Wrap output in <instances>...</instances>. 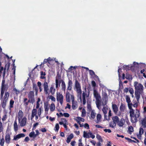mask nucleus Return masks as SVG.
I'll list each match as a JSON object with an SVG mask.
<instances>
[{
	"label": "nucleus",
	"instance_id": "obj_54",
	"mask_svg": "<svg viewBox=\"0 0 146 146\" xmlns=\"http://www.w3.org/2000/svg\"><path fill=\"white\" fill-rule=\"evenodd\" d=\"M49 99H51V100L54 102H55L56 101L55 98L54 96L51 95L50 96Z\"/></svg>",
	"mask_w": 146,
	"mask_h": 146
},
{
	"label": "nucleus",
	"instance_id": "obj_17",
	"mask_svg": "<svg viewBox=\"0 0 146 146\" xmlns=\"http://www.w3.org/2000/svg\"><path fill=\"white\" fill-rule=\"evenodd\" d=\"M126 100L127 102L128 103V105L129 108L130 109L132 108V104L131 103L130 97L128 96H126Z\"/></svg>",
	"mask_w": 146,
	"mask_h": 146
},
{
	"label": "nucleus",
	"instance_id": "obj_61",
	"mask_svg": "<svg viewBox=\"0 0 146 146\" xmlns=\"http://www.w3.org/2000/svg\"><path fill=\"white\" fill-rule=\"evenodd\" d=\"M7 118V116L5 115L4 116H3V118H2V120L3 121H4Z\"/></svg>",
	"mask_w": 146,
	"mask_h": 146
},
{
	"label": "nucleus",
	"instance_id": "obj_49",
	"mask_svg": "<svg viewBox=\"0 0 146 146\" xmlns=\"http://www.w3.org/2000/svg\"><path fill=\"white\" fill-rule=\"evenodd\" d=\"M4 143V140L3 139L0 140V145L1 146H3Z\"/></svg>",
	"mask_w": 146,
	"mask_h": 146
},
{
	"label": "nucleus",
	"instance_id": "obj_46",
	"mask_svg": "<svg viewBox=\"0 0 146 146\" xmlns=\"http://www.w3.org/2000/svg\"><path fill=\"white\" fill-rule=\"evenodd\" d=\"M96 137L100 141L102 142V140L101 138V137L98 134L96 135Z\"/></svg>",
	"mask_w": 146,
	"mask_h": 146
},
{
	"label": "nucleus",
	"instance_id": "obj_40",
	"mask_svg": "<svg viewBox=\"0 0 146 146\" xmlns=\"http://www.w3.org/2000/svg\"><path fill=\"white\" fill-rule=\"evenodd\" d=\"M125 78L130 80H131L132 79V78L131 76L127 74H126Z\"/></svg>",
	"mask_w": 146,
	"mask_h": 146
},
{
	"label": "nucleus",
	"instance_id": "obj_4",
	"mask_svg": "<svg viewBox=\"0 0 146 146\" xmlns=\"http://www.w3.org/2000/svg\"><path fill=\"white\" fill-rule=\"evenodd\" d=\"M70 100H72V107L73 109L75 110L78 107V105L77 102L74 101V96L73 94H70L69 92L66 91L65 97L67 102H70Z\"/></svg>",
	"mask_w": 146,
	"mask_h": 146
},
{
	"label": "nucleus",
	"instance_id": "obj_6",
	"mask_svg": "<svg viewBox=\"0 0 146 146\" xmlns=\"http://www.w3.org/2000/svg\"><path fill=\"white\" fill-rule=\"evenodd\" d=\"M103 102H102V105L104 106L103 107L102 109V111L104 114L105 117L106 118V114L107 113L108 110V106H105L107 103L108 100V98L107 94H106L105 96L103 98Z\"/></svg>",
	"mask_w": 146,
	"mask_h": 146
},
{
	"label": "nucleus",
	"instance_id": "obj_23",
	"mask_svg": "<svg viewBox=\"0 0 146 146\" xmlns=\"http://www.w3.org/2000/svg\"><path fill=\"white\" fill-rule=\"evenodd\" d=\"M142 126L144 128L146 127V117L142 119L141 120Z\"/></svg>",
	"mask_w": 146,
	"mask_h": 146
},
{
	"label": "nucleus",
	"instance_id": "obj_47",
	"mask_svg": "<svg viewBox=\"0 0 146 146\" xmlns=\"http://www.w3.org/2000/svg\"><path fill=\"white\" fill-rule=\"evenodd\" d=\"M5 91V88H1V97H3Z\"/></svg>",
	"mask_w": 146,
	"mask_h": 146
},
{
	"label": "nucleus",
	"instance_id": "obj_8",
	"mask_svg": "<svg viewBox=\"0 0 146 146\" xmlns=\"http://www.w3.org/2000/svg\"><path fill=\"white\" fill-rule=\"evenodd\" d=\"M89 96V92H84L82 93V103L85 105L86 103V99H87Z\"/></svg>",
	"mask_w": 146,
	"mask_h": 146
},
{
	"label": "nucleus",
	"instance_id": "obj_58",
	"mask_svg": "<svg viewBox=\"0 0 146 146\" xmlns=\"http://www.w3.org/2000/svg\"><path fill=\"white\" fill-rule=\"evenodd\" d=\"M73 137L74 135L72 133L70 135L68 136V138L71 140L73 138Z\"/></svg>",
	"mask_w": 146,
	"mask_h": 146
},
{
	"label": "nucleus",
	"instance_id": "obj_45",
	"mask_svg": "<svg viewBox=\"0 0 146 146\" xmlns=\"http://www.w3.org/2000/svg\"><path fill=\"white\" fill-rule=\"evenodd\" d=\"M129 91L131 94H133L134 93L133 89L131 88H129Z\"/></svg>",
	"mask_w": 146,
	"mask_h": 146
},
{
	"label": "nucleus",
	"instance_id": "obj_38",
	"mask_svg": "<svg viewBox=\"0 0 146 146\" xmlns=\"http://www.w3.org/2000/svg\"><path fill=\"white\" fill-rule=\"evenodd\" d=\"M86 115V111L84 108L82 109V111L81 116L82 117H84Z\"/></svg>",
	"mask_w": 146,
	"mask_h": 146
},
{
	"label": "nucleus",
	"instance_id": "obj_41",
	"mask_svg": "<svg viewBox=\"0 0 146 146\" xmlns=\"http://www.w3.org/2000/svg\"><path fill=\"white\" fill-rule=\"evenodd\" d=\"M116 123L114 122H111L110 124V126L112 128H114L116 126Z\"/></svg>",
	"mask_w": 146,
	"mask_h": 146
},
{
	"label": "nucleus",
	"instance_id": "obj_35",
	"mask_svg": "<svg viewBox=\"0 0 146 146\" xmlns=\"http://www.w3.org/2000/svg\"><path fill=\"white\" fill-rule=\"evenodd\" d=\"M23 102L24 103V105L25 106H27L28 104V103L29 102V100H28L27 98H25L24 99Z\"/></svg>",
	"mask_w": 146,
	"mask_h": 146
},
{
	"label": "nucleus",
	"instance_id": "obj_59",
	"mask_svg": "<svg viewBox=\"0 0 146 146\" xmlns=\"http://www.w3.org/2000/svg\"><path fill=\"white\" fill-rule=\"evenodd\" d=\"M104 131L105 132H108L109 133H110L111 132V131L110 129H105L104 130Z\"/></svg>",
	"mask_w": 146,
	"mask_h": 146
},
{
	"label": "nucleus",
	"instance_id": "obj_12",
	"mask_svg": "<svg viewBox=\"0 0 146 146\" xmlns=\"http://www.w3.org/2000/svg\"><path fill=\"white\" fill-rule=\"evenodd\" d=\"M61 76L59 75H57L56 77L55 80L56 88H57L58 87L60 86V83L61 80Z\"/></svg>",
	"mask_w": 146,
	"mask_h": 146
},
{
	"label": "nucleus",
	"instance_id": "obj_63",
	"mask_svg": "<svg viewBox=\"0 0 146 146\" xmlns=\"http://www.w3.org/2000/svg\"><path fill=\"white\" fill-rule=\"evenodd\" d=\"M84 127L85 128H87V129L89 128V125L88 123H86L84 124Z\"/></svg>",
	"mask_w": 146,
	"mask_h": 146
},
{
	"label": "nucleus",
	"instance_id": "obj_3",
	"mask_svg": "<svg viewBox=\"0 0 146 146\" xmlns=\"http://www.w3.org/2000/svg\"><path fill=\"white\" fill-rule=\"evenodd\" d=\"M129 109L131 121L132 123H135L137 121V119L139 117L140 115L139 111L137 110H136L134 111L132 108Z\"/></svg>",
	"mask_w": 146,
	"mask_h": 146
},
{
	"label": "nucleus",
	"instance_id": "obj_39",
	"mask_svg": "<svg viewBox=\"0 0 146 146\" xmlns=\"http://www.w3.org/2000/svg\"><path fill=\"white\" fill-rule=\"evenodd\" d=\"M29 102L32 104H33L35 101L34 97L29 98Z\"/></svg>",
	"mask_w": 146,
	"mask_h": 146
},
{
	"label": "nucleus",
	"instance_id": "obj_11",
	"mask_svg": "<svg viewBox=\"0 0 146 146\" xmlns=\"http://www.w3.org/2000/svg\"><path fill=\"white\" fill-rule=\"evenodd\" d=\"M112 108L113 112L115 114L119 116L120 115V113H118L117 112L118 111V108L117 106L115 104L112 103Z\"/></svg>",
	"mask_w": 146,
	"mask_h": 146
},
{
	"label": "nucleus",
	"instance_id": "obj_10",
	"mask_svg": "<svg viewBox=\"0 0 146 146\" xmlns=\"http://www.w3.org/2000/svg\"><path fill=\"white\" fill-rule=\"evenodd\" d=\"M19 122L20 125L21 127H23L25 126L27 123V118L26 117H24L22 119L18 120Z\"/></svg>",
	"mask_w": 146,
	"mask_h": 146
},
{
	"label": "nucleus",
	"instance_id": "obj_62",
	"mask_svg": "<svg viewBox=\"0 0 146 146\" xmlns=\"http://www.w3.org/2000/svg\"><path fill=\"white\" fill-rule=\"evenodd\" d=\"M70 105L68 103L66 105V106L65 107V109L68 108L69 109H70Z\"/></svg>",
	"mask_w": 146,
	"mask_h": 146
},
{
	"label": "nucleus",
	"instance_id": "obj_28",
	"mask_svg": "<svg viewBox=\"0 0 146 146\" xmlns=\"http://www.w3.org/2000/svg\"><path fill=\"white\" fill-rule=\"evenodd\" d=\"M76 121L78 123L80 124V121L84 122V118L80 117H76Z\"/></svg>",
	"mask_w": 146,
	"mask_h": 146
},
{
	"label": "nucleus",
	"instance_id": "obj_21",
	"mask_svg": "<svg viewBox=\"0 0 146 146\" xmlns=\"http://www.w3.org/2000/svg\"><path fill=\"white\" fill-rule=\"evenodd\" d=\"M68 86L67 89V91L68 90H71L72 89V81L70 80H69L68 82Z\"/></svg>",
	"mask_w": 146,
	"mask_h": 146
},
{
	"label": "nucleus",
	"instance_id": "obj_30",
	"mask_svg": "<svg viewBox=\"0 0 146 146\" xmlns=\"http://www.w3.org/2000/svg\"><path fill=\"white\" fill-rule=\"evenodd\" d=\"M55 104L53 103L51 104L50 107V110L51 111H53L55 110Z\"/></svg>",
	"mask_w": 146,
	"mask_h": 146
},
{
	"label": "nucleus",
	"instance_id": "obj_27",
	"mask_svg": "<svg viewBox=\"0 0 146 146\" xmlns=\"http://www.w3.org/2000/svg\"><path fill=\"white\" fill-rule=\"evenodd\" d=\"M5 141L7 143H9L10 141V135L8 134L6 135L5 136Z\"/></svg>",
	"mask_w": 146,
	"mask_h": 146
},
{
	"label": "nucleus",
	"instance_id": "obj_18",
	"mask_svg": "<svg viewBox=\"0 0 146 146\" xmlns=\"http://www.w3.org/2000/svg\"><path fill=\"white\" fill-rule=\"evenodd\" d=\"M5 68L4 69L3 67L1 66V62H0V77L1 76V74L3 73V76H4L5 74Z\"/></svg>",
	"mask_w": 146,
	"mask_h": 146
},
{
	"label": "nucleus",
	"instance_id": "obj_64",
	"mask_svg": "<svg viewBox=\"0 0 146 146\" xmlns=\"http://www.w3.org/2000/svg\"><path fill=\"white\" fill-rule=\"evenodd\" d=\"M41 131L43 132H45L46 131V130L45 128H42L41 129Z\"/></svg>",
	"mask_w": 146,
	"mask_h": 146
},
{
	"label": "nucleus",
	"instance_id": "obj_37",
	"mask_svg": "<svg viewBox=\"0 0 146 146\" xmlns=\"http://www.w3.org/2000/svg\"><path fill=\"white\" fill-rule=\"evenodd\" d=\"M40 78L41 79H44L45 78V76L46 75V73L44 72H43L42 71L40 72Z\"/></svg>",
	"mask_w": 146,
	"mask_h": 146
},
{
	"label": "nucleus",
	"instance_id": "obj_44",
	"mask_svg": "<svg viewBox=\"0 0 146 146\" xmlns=\"http://www.w3.org/2000/svg\"><path fill=\"white\" fill-rule=\"evenodd\" d=\"M124 109L125 106L123 104H121L120 107V111H124Z\"/></svg>",
	"mask_w": 146,
	"mask_h": 146
},
{
	"label": "nucleus",
	"instance_id": "obj_36",
	"mask_svg": "<svg viewBox=\"0 0 146 146\" xmlns=\"http://www.w3.org/2000/svg\"><path fill=\"white\" fill-rule=\"evenodd\" d=\"M59 124L60 125H64L65 124H67V121L65 119H62L61 121L59 122Z\"/></svg>",
	"mask_w": 146,
	"mask_h": 146
},
{
	"label": "nucleus",
	"instance_id": "obj_19",
	"mask_svg": "<svg viewBox=\"0 0 146 146\" xmlns=\"http://www.w3.org/2000/svg\"><path fill=\"white\" fill-rule=\"evenodd\" d=\"M9 96V93L8 92H5L4 97L3 103H5L8 100Z\"/></svg>",
	"mask_w": 146,
	"mask_h": 146
},
{
	"label": "nucleus",
	"instance_id": "obj_56",
	"mask_svg": "<svg viewBox=\"0 0 146 146\" xmlns=\"http://www.w3.org/2000/svg\"><path fill=\"white\" fill-rule=\"evenodd\" d=\"M39 124V123L37 122L33 125V129H35L36 127Z\"/></svg>",
	"mask_w": 146,
	"mask_h": 146
},
{
	"label": "nucleus",
	"instance_id": "obj_22",
	"mask_svg": "<svg viewBox=\"0 0 146 146\" xmlns=\"http://www.w3.org/2000/svg\"><path fill=\"white\" fill-rule=\"evenodd\" d=\"M23 112L21 110H20L18 113L17 115V117H18V120L21 119H22L23 118Z\"/></svg>",
	"mask_w": 146,
	"mask_h": 146
},
{
	"label": "nucleus",
	"instance_id": "obj_24",
	"mask_svg": "<svg viewBox=\"0 0 146 146\" xmlns=\"http://www.w3.org/2000/svg\"><path fill=\"white\" fill-rule=\"evenodd\" d=\"M61 82H62V84H61V87H62V89L65 92L66 90V84L65 83V82L64 81L61 80Z\"/></svg>",
	"mask_w": 146,
	"mask_h": 146
},
{
	"label": "nucleus",
	"instance_id": "obj_51",
	"mask_svg": "<svg viewBox=\"0 0 146 146\" xmlns=\"http://www.w3.org/2000/svg\"><path fill=\"white\" fill-rule=\"evenodd\" d=\"M59 128V125L58 124H56L55 125V129L54 130L55 131H58V130Z\"/></svg>",
	"mask_w": 146,
	"mask_h": 146
},
{
	"label": "nucleus",
	"instance_id": "obj_43",
	"mask_svg": "<svg viewBox=\"0 0 146 146\" xmlns=\"http://www.w3.org/2000/svg\"><path fill=\"white\" fill-rule=\"evenodd\" d=\"M128 130L129 131V133L131 134V133L133 132L134 131L133 127L131 126H130Z\"/></svg>",
	"mask_w": 146,
	"mask_h": 146
},
{
	"label": "nucleus",
	"instance_id": "obj_31",
	"mask_svg": "<svg viewBox=\"0 0 146 146\" xmlns=\"http://www.w3.org/2000/svg\"><path fill=\"white\" fill-rule=\"evenodd\" d=\"M102 118V116L100 114H98L97 115V123H98L99 122L101 121V119Z\"/></svg>",
	"mask_w": 146,
	"mask_h": 146
},
{
	"label": "nucleus",
	"instance_id": "obj_34",
	"mask_svg": "<svg viewBox=\"0 0 146 146\" xmlns=\"http://www.w3.org/2000/svg\"><path fill=\"white\" fill-rule=\"evenodd\" d=\"M96 104L97 108H98V109L100 110L101 109V104L100 101L99 100L96 101Z\"/></svg>",
	"mask_w": 146,
	"mask_h": 146
},
{
	"label": "nucleus",
	"instance_id": "obj_33",
	"mask_svg": "<svg viewBox=\"0 0 146 146\" xmlns=\"http://www.w3.org/2000/svg\"><path fill=\"white\" fill-rule=\"evenodd\" d=\"M96 115V113L94 110H92L91 111V117L92 119H94L95 118Z\"/></svg>",
	"mask_w": 146,
	"mask_h": 146
},
{
	"label": "nucleus",
	"instance_id": "obj_7",
	"mask_svg": "<svg viewBox=\"0 0 146 146\" xmlns=\"http://www.w3.org/2000/svg\"><path fill=\"white\" fill-rule=\"evenodd\" d=\"M56 98L57 100L60 103L61 105H62L64 100V97L63 95L60 92H57Z\"/></svg>",
	"mask_w": 146,
	"mask_h": 146
},
{
	"label": "nucleus",
	"instance_id": "obj_13",
	"mask_svg": "<svg viewBox=\"0 0 146 146\" xmlns=\"http://www.w3.org/2000/svg\"><path fill=\"white\" fill-rule=\"evenodd\" d=\"M43 88L44 91L46 94H49V92L48 91V84L46 82H45L43 84Z\"/></svg>",
	"mask_w": 146,
	"mask_h": 146
},
{
	"label": "nucleus",
	"instance_id": "obj_55",
	"mask_svg": "<svg viewBox=\"0 0 146 146\" xmlns=\"http://www.w3.org/2000/svg\"><path fill=\"white\" fill-rule=\"evenodd\" d=\"M89 71L90 74V75H91L92 76H94L95 75V73L93 70H89Z\"/></svg>",
	"mask_w": 146,
	"mask_h": 146
},
{
	"label": "nucleus",
	"instance_id": "obj_1",
	"mask_svg": "<svg viewBox=\"0 0 146 146\" xmlns=\"http://www.w3.org/2000/svg\"><path fill=\"white\" fill-rule=\"evenodd\" d=\"M133 86L135 89V96L138 102L140 97L141 94L143 93L144 87L142 84L137 81L134 82Z\"/></svg>",
	"mask_w": 146,
	"mask_h": 146
},
{
	"label": "nucleus",
	"instance_id": "obj_9",
	"mask_svg": "<svg viewBox=\"0 0 146 146\" xmlns=\"http://www.w3.org/2000/svg\"><path fill=\"white\" fill-rule=\"evenodd\" d=\"M83 137L84 138L91 137L92 139L95 138V136L92 134V133L90 131L88 133L85 131H84Z\"/></svg>",
	"mask_w": 146,
	"mask_h": 146
},
{
	"label": "nucleus",
	"instance_id": "obj_48",
	"mask_svg": "<svg viewBox=\"0 0 146 146\" xmlns=\"http://www.w3.org/2000/svg\"><path fill=\"white\" fill-rule=\"evenodd\" d=\"M45 111V113L47 114L48 113V111L49 110V108L47 105L45 106L44 107Z\"/></svg>",
	"mask_w": 146,
	"mask_h": 146
},
{
	"label": "nucleus",
	"instance_id": "obj_50",
	"mask_svg": "<svg viewBox=\"0 0 146 146\" xmlns=\"http://www.w3.org/2000/svg\"><path fill=\"white\" fill-rule=\"evenodd\" d=\"M14 103V101L12 100H11L10 102V107L12 108L13 107V105Z\"/></svg>",
	"mask_w": 146,
	"mask_h": 146
},
{
	"label": "nucleus",
	"instance_id": "obj_32",
	"mask_svg": "<svg viewBox=\"0 0 146 146\" xmlns=\"http://www.w3.org/2000/svg\"><path fill=\"white\" fill-rule=\"evenodd\" d=\"M14 130L15 131H17L18 129V125L17 121H15L14 124Z\"/></svg>",
	"mask_w": 146,
	"mask_h": 146
},
{
	"label": "nucleus",
	"instance_id": "obj_29",
	"mask_svg": "<svg viewBox=\"0 0 146 146\" xmlns=\"http://www.w3.org/2000/svg\"><path fill=\"white\" fill-rule=\"evenodd\" d=\"M29 135L30 137L33 138V139H35L36 137L34 131L31 132L29 133Z\"/></svg>",
	"mask_w": 146,
	"mask_h": 146
},
{
	"label": "nucleus",
	"instance_id": "obj_20",
	"mask_svg": "<svg viewBox=\"0 0 146 146\" xmlns=\"http://www.w3.org/2000/svg\"><path fill=\"white\" fill-rule=\"evenodd\" d=\"M143 129L142 128H140L139 129V133L137 134L138 138L140 139H142L141 135L143 133Z\"/></svg>",
	"mask_w": 146,
	"mask_h": 146
},
{
	"label": "nucleus",
	"instance_id": "obj_57",
	"mask_svg": "<svg viewBox=\"0 0 146 146\" xmlns=\"http://www.w3.org/2000/svg\"><path fill=\"white\" fill-rule=\"evenodd\" d=\"M63 115L65 117H68L70 116V115L67 113H64L63 114Z\"/></svg>",
	"mask_w": 146,
	"mask_h": 146
},
{
	"label": "nucleus",
	"instance_id": "obj_14",
	"mask_svg": "<svg viewBox=\"0 0 146 146\" xmlns=\"http://www.w3.org/2000/svg\"><path fill=\"white\" fill-rule=\"evenodd\" d=\"M125 123V120L123 118H121L119 120L117 123V125L119 127H123Z\"/></svg>",
	"mask_w": 146,
	"mask_h": 146
},
{
	"label": "nucleus",
	"instance_id": "obj_53",
	"mask_svg": "<svg viewBox=\"0 0 146 146\" xmlns=\"http://www.w3.org/2000/svg\"><path fill=\"white\" fill-rule=\"evenodd\" d=\"M13 91L15 92L16 94H18L20 92V90H17L15 88H14L13 89Z\"/></svg>",
	"mask_w": 146,
	"mask_h": 146
},
{
	"label": "nucleus",
	"instance_id": "obj_42",
	"mask_svg": "<svg viewBox=\"0 0 146 146\" xmlns=\"http://www.w3.org/2000/svg\"><path fill=\"white\" fill-rule=\"evenodd\" d=\"M34 92L32 91L30 92L29 94V98L34 97Z\"/></svg>",
	"mask_w": 146,
	"mask_h": 146
},
{
	"label": "nucleus",
	"instance_id": "obj_52",
	"mask_svg": "<svg viewBox=\"0 0 146 146\" xmlns=\"http://www.w3.org/2000/svg\"><path fill=\"white\" fill-rule=\"evenodd\" d=\"M5 81L4 80H3L2 82L1 88H5Z\"/></svg>",
	"mask_w": 146,
	"mask_h": 146
},
{
	"label": "nucleus",
	"instance_id": "obj_60",
	"mask_svg": "<svg viewBox=\"0 0 146 146\" xmlns=\"http://www.w3.org/2000/svg\"><path fill=\"white\" fill-rule=\"evenodd\" d=\"M87 107L89 111L91 110L92 108H91V105L90 104H88L87 105Z\"/></svg>",
	"mask_w": 146,
	"mask_h": 146
},
{
	"label": "nucleus",
	"instance_id": "obj_26",
	"mask_svg": "<svg viewBox=\"0 0 146 146\" xmlns=\"http://www.w3.org/2000/svg\"><path fill=\"white\" fill-rule=\"evenodd\" d=\"M112 119L113 122H114L115 123H117L119 120V117L116 116L113 117L112 118Z\"/></svg>",
	"mask_w": 146,
	"mask_h": 146
},
{
	"label": "nucleus",
	"instance_id": "obj_25",
	"mask_svg": "<svg viewBox=\"0 0 146 146\" xmlns=\"http://www.w3.org/2000/svg\"><path fill=\"white\" fill-rule=\"evenodd\" d=\"M55 91L56 89L53 87L51 86L50 87L49 89V93H50L52 95H53L54 94Z\"/></svg>",
	"mask_w": 146,
	"mask_h": 146
},
{
	"label": "nucleus",
	"instance_id": "obj_2",
	"mask_svg": "<svg viewBox=\"0 0 146 146\" xmlns=\"http://www.w3.org/2000/svg\"><path fill=\"white\" fill-rule=\"evenodd\" d=\"M40 99L38 98L36 102V108L38 109L37 113V110L36 109H33L32 111V114L31 117V119L32 120L34 117H35L36 120H37L38 118V117H40L41 114L42 109L41 108H39L40 107Z\"/></svg>",
	"mask_w": 146,
	"mask_h": 146
},
{
	"label": "nucleus",
	"instance_id": "obj_15",
	"mask_svg": "<svg viewBox=\"0 0 146 146\" xmlns=\"http://www.w3.org/2000/svg\"><path fill=\"white\" fill-rule=\"evenodd\" d=\"M94 96L96 99V101L99 100L100 99V96L98 92L96 90H94Z\"/></svg>",
	"mask_w": 146,
	"mask_h": 146
},
{
	"label": "nucleus",
	"instance_id": "obj_5",
	"mask_svg": "<svg viewBox=\"0 0 146 146\" xmlns=\"http://www.w3.org/2000/svg\"><path fill=\"white\" fill-rule=\"evenodd\" d=\"M74 89L77 92V96L79 97L81 99V95L82 93L81 86L80 84L77 80L75 81Z\"/></svg>",
	"mask_w": 146,
	"mask_h": 146
},
{
	"label": "nucleus",
	"instance_id": "obj_16",
	"mask_svg": "<svg viewBox=\"0 0 146 146\" xmlns=\"http://www.w3.org/2000/svg\"><path fill=\"white\" fill-rule=\"evenodd\" d=\"M25 136V135L23 133H20L15 136L14 137L13 140H17Z\"/></svg>",
	"mask_w": 146,
	"mask_h": 146
}]
</instances>
